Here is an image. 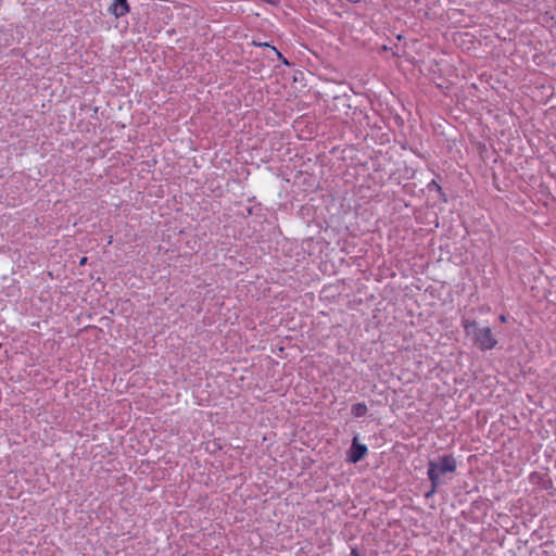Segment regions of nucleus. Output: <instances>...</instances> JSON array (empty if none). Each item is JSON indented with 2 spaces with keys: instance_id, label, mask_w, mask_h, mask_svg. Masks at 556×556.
Masks as SVG:
<instances>
[{
  "instance_id": "nucleus-2",
  "label": "nucleus",
  "mask_w": 556,
  "mask_h": 556,
  "mask_svg": "<svg viewBox=\"0 0 556 556\" xmlns=\"http://www.w3.org/2000/svg\"><path fill=\"white\" fill-rule=\"evenodd\" d=\"M456 470V460L452 455H444L437 462L430 460L428 464V477L431 481L430 493L435 492L438 485L441 483L440 477L446 473H452Z\"/></svg>"
},
{
  "instance_id": "nucleus-10",
  "label": "nucleus",
  "mask_w": 556,
  "mask_h": 556,
  "mask_svg": "<svg viewBox=\"0 0 556 556\" xmlns=\"http://www.w3.org/2000/svg\"><path fill=\"white\" fill-rule=\"evenodd\" d=\"M253 43L256 46H268L267 43H262V42H256V41H253Z\"/></svg>"
},
{
  "instance_id": "nucleus-7",
  "label": "nucleus",
  "mask_w": 556,
  "mask_h": 556,
  "mask_svg": "<svg viewBox=\"0 0 556 556\" xmlns=\"http://www.w3.org/2000/svg\"><path fill=\"white\" fill-rule=\"evenodd\" d=\"M87 260H88V258H87L86 256L81 257V260L79 261V265H80V266L86 265V264H87Z\"/></svg>"
},
{
  "instance_id": "nucleus-5",
  "label": "nucleus",
  "mask_w": 556,
  "mask_h": 556,
  "mask_svg": "<svg viewBox=\"0 0 556 556\" xmlns=\"http://www.w3.org/2000/svg\"><path fill=\"white\" fill-rule=\"evenodd\" d=\"M367 413V406L363 403H358V404H355L353 405L352 407V414L355 416V417H362L364 416L365 414Z\"/></svg>"
},
{
  "instance_id": "nucleus-4",
  "label": "nucleus",
  "mask_w": 556,
  "mask_h": 556,
  "mask_svg": "<svg viewBox=\"0 0 556 556\" xmlns=\"http://www.w3.org/2000/svg\"><path fill=\"white\" fill-rule=\"evenodd\" d=\"M110 11L115 16H122L128 11L126 0H112L110 4Z\"/></svg>"
},
{
  "instance_id": "nucleus-9",
  "label": "nucleus",
  "mask_w": 556,
  "mask_h": 556,
  "mask_svg": "<svg viewBox=\"0 0 556 556\" xmlns=\"http://www.w3.org/2000/svg\"><path fill=\"white\" fill-rule=\"evenodd\" d=\"M351 556H359V554H358V552H357V551L352 549V552H351Z\"/></svg>"
},
{
  "instance_id": "nucleus-8",
  "label": "nucleus",
  "mask_w": 556,
  "mask_h": 556,
  "mask_svg": "<svg viewBox=\"0 0 556 556\" xmlns=\"http://www.w3.org/2000/svg\"><path fill=\"white\" fill-rule=\"evenodd\" d=\"M500 320H501L502 323H506L507 318H506V316H505V315H501V316H500Z\"/></svg>"
},
{
  "instance_id": "nucleus-3",
  "label": "nucleus",
  "mask_w": 556,
  "mask_h": 556,
  "mask_svg": "<svg viewBox=\"0 0 556 556\" xmlns=\"http://www.w3.org/2000/svg\"><path fill=\"white\" fill-rule=\"evenodd\" d=\"M367 446L358 442L357 435L353 438L352 445L350 447V462L357 463L364 458L367 454Z\"/></svg>"
},
{
  "instance_id": "nucleus-11",
  "label": "nucleus",
  "mask_w": 556,
  "mask_h": 556,
  "mask_svg": "<svg viewBox=\"0 0 556 556\" xmlns=\"http://www.w3.org/2000/svg\"><path fill=\"white\" fill-rule=\"evenodd\" d=\"M112 243V237H110V239L108 240V244H111Z\"/></svg>"
},
{
  "instance_id": "nucleus-6",
  "label": "nucleus",
  "mask_w": 556,
  "mask_h": 556,
  "mask_svg": "<svg viewBox=\"0 0 556 556\" xmlns=\"http://www.w3.org/2000/svg\"><path fill=\"white\" fill-rule=\"evenodd\" d=\"M271 48H273L274 52L277 54V56L279 59H281L285 64L288 65L289 64L288 61L285 58H282L281 53L275 47H271Z\"/></svg>"
},
{
  "instance_id": "nucleus-1",
  "label": "nucleus",
  "mask_w": 556,
  "mask_h": 556,
  "mask_svg": "<svg viewBox=\"0 0 556 556\" xmlns=\"http://www.w3.org/2000/svg\"><path fill=\"white\" fill-rule=\"evenodd\" d=\"M463 327L466 337L470 338L472 344L480 351H489L496 346L497 339L490 327H481L471 319H463Z\"/></svg>"
}]
</instances>
